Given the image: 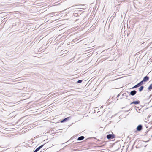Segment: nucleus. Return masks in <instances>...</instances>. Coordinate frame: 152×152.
I'll return each mask as SVG.
<instances>
[{
  "label": "nucleus",
  "mask_w": 152,
  "mask_h": 152,
  "mask_svg": "<svg viewBox=\"0 0 152 152\" xmlns=\"http://www.w3.org/2000/svg\"><path fill=\"white\" fill-rule=\"evenodd\" d=\"M77 9L78 10L74 11V12L73 13L72 17H76L79 18H77V19H75V21H76L80 18V15H81L83 13V12H84V11H83L82 12H81L84 10L83 8H80Z\"/></svg>",
  "instance_id": "1"
},
{
  "label": "nucleus",
  "mask_w": 152,
  "mask_h": 152,
  "mask_svg": "<svg viewBox=\"0 0 152 152\" xmlns=\"http://www.w3.org/2000/svg\"><path fill=\"white\" fill-rule=\"evenodd\" d=\"M138 142L137 145L136 147L137 148H140L142 146H145L144 145V141L140 140Z\"/></svg>",
  "instance_id": "2"
},
{
  "label": "nucleus",
  "mask_w": 152,
  "mask_h": 152,
  "mask_svg": "<svg viewBox=\"0 0 152 152\" xmlns=\"http://www.w3.org/2000/svg\"><path fill=\"white\" fill-rule=\"evenodd\" d=\"M128 94H130L129 95V96L130 95L134 96L135 95L137 92V91L135 90H133L131 91L130 92H127Z\"/></svg>",
  "instance_id": "3"
},
{
  "label": "nucleus",
  "mask_w": 152,
  "mask_h": 152,
  "mask_svg": "<svg viewBox=\"0 0 152 152\" xmlns=\"http://www.w3.org/2000/svg\"><path fill=\"white\" fill-rule=\"evenodd\" d=\"M115 135L113 134H109L107 135L106 137L108 139H113L115 137Z\"/></svg>",
  "instance_id": "4"
},
{
  "label": "nucleus",
  "mask_w": 152,
  "mask_h": 152,
  "mask_svg": "<svg viewBox=\"0 0 152 152\" xmlns=\"http://www.w3.org/2000/svg\"><path fill=\"white\" fill-rule=\"evenodd\" d=\"M142 129V126L141 124L138 125L136 128L137 130L138 131H140Z\"/></svg>",
  "instance_id": "5"
},
{
  "label": "nucleus",
  "mask_w": 152,
  "mask_h": 152,
  "mask_svg": "<svg viewBox=\"0 0 152 152\" xmlns=\"http://www.w3.org/2000/svg\"><path fill=\"white\" fill-rule=\"evenodd\" d=\"M71 118L70 117H66L65 118H64L61 120L60 121L61 123H64V122H66L68 121L69 118Z\"/></svg>",
  "instance_id": "6"
},
{
  "label": "nucleus",
  "mask_w": 152,
  "mask_h": 152,
  "mask_svg": "<svg viewBox=\"0 0 152 152\" xmlns=\"http://www.w3.org/2000/svg\"><path fill=\"white\" fill-rule=\"evenodd\" d=\"M149 80V77L146 76L144 77L142 81L143 82H146L148 81Z\"/></svg>",
  "instance_id": "7"
},
{
  "label": "nucleus",
  "mask_w": 152,
  "mask_h": 152,
  "mask_svg": "<svg viewBox=\"0 0 152 152\" xmlns=\"http://www.w3.org/2000/svg\"><path fill=\"white\" fill-rule=\"evenodd\" d=\"M140 103V101L138 100L137 101H134L132 102H131L130 103V104L131 105L132 104H139Z\"/></svg>",
  "instance_id": "8"
},
{
  "label": "nucleus",
  "mask_w": 152,
  "mask_h": 152,
  "mask_svg": "<svg viewBox=\"0 0 152 152\" xmlns=\"http://www.w3.org/2000/svg\"><path fill=\"white\" fill-rule=\"evenodd\" d=\"M44 144L42 145L37 148L33 152H37L44 146Z\"/></svg>",
  "instance_id": "9"
},
{
  "label": "nucleus",
  "mask_w": 152,
  "mask_h": 152,
  "mask_svg": "<svg viewBox=\"0 0 152 152\" xmlns=\"http://www.w3.org/2000/svg\"><path fill=\"white\" fill-rule=\"evenodd\" d=\"M84 138H85V137H84V136H81L79 137L77 139V141H81V140H83L84 139Z\"/></svg>",
  "instance_id": "10"
},
{
  "label": "nucleus",
  "mask_w": 152,
  "mask_h": 152,
  "mask_svg": "<svg viewBox=\"0 0 152 152\" xmlns=\"http://www.w3.org/2000/svg\"><path fill=\"white\" fill-rule=\"evenodd\" d=\"M143 82L142 80V81H141L140 82H139L137 84V86H138V87H139L140 86H142V85L143 84Z\"/></svg>",
  "instance_id": "11"
},
{
  "label": "nucleus",
  "mask_w": 152,
  "mask_h": 152,
  "mask_svg": "<svg viewBox=\"0 0 152 152\" xmlns=\"http://www.w3.org/2000/svg\"><path fill=\"white\" fill-rule=\"evenodd\" d=\"M144 88L143 86H141L139 88V91L140 92H141L143 90V89Z\"/></svg>",
  "instance_id": "12"
},
{
  "label": "nucleus",
  "mask_w": 152,
  "mask_h": 152,
  "mask_svg": "<svg viewBox=\"0 0 152 152\" xmlns=\"http://www.w3.org/2000/svg\"><path fill=\"white\" fill-rule=\"evenodd\" d=\"M122 96H125L126 97V99H128L127 98L129 96V95L128 96L127 95L126 93H123L122 94Z\"/></svg>",
  "instance_id": "13"
},
{
  "label": "nucleus",
  "mask_w": 152,
  "mask_h": 152,
  "mask_svg": "<svg viewBox=\"0 0 152 152\" xmlns=\"http://www.w3.org/2000/svg\"><path fill=\"white\" fill-rule=\"evenodd\" d=\"M57 12H52V13H50L49 14V15H52V16H53L56 15L57 14Z\"/></svg>",
  "instance_id": "14"
},
{
  "label": "nucleus",
  "mask_w": 152,
  "mask_h": 152,
  "mask_svg": "<svg viewBox=\"0 0 152 152\" xmlns=\"http://www.w3.org/2000/svg\"><path fill=\"white\" fill-rule=\"evenodd\" d=\"M148 89L149 91H150L151 89H152V83L150 85Z\"/></svg>",
  "instance_id": "15"
},
{
  "label": "nucleus",
  "mask_w": 152,
  "mask_h": 152,
  "mask_svg": "<svg viewBox=\"0 0 152 152\" xmlns=\"http://www.w3.org/2000/svg\"><path fill=\"white\" fill-rule=\"evenodd\" d=\"M138 87V86H137V84H136L135 86L131 88L132 89H134V88H137Z\"/></svg>",
  "instance_id": "16"
},
{
  "label": "nucleus",
  "mask_w": 152,
  "mask_h": 152,
  "mask_svg": "<svg viewBox=\"0 0 152 152\" xmlns=\"http://www.w3.org/2000/svg\"><path fill=\"white\" fill-rule=\"evenodd\" d=\"M83 80H79L77 81V83H80L82 82Z\"/></svg>",
  "instance_id": "17"
},
{
  "label": "nucleus",
  "mask_w": 152,
  "mask_h": 152,
  "mask_svg": "<svg viewBox=\"0 0 152 152\" xmlns=\"http://www.w3.org/2000/svg\"><path fill=\"white\" fill-rule=\"evenodd\" d=\"M120 94H119L117 95V97L118 98V97L119 96H120Z\"/></svg>",
  "instance_id": "18"
},
{
  "label": "nucleus",
  "mask_w": 152,
  "mask_h": 152,
  "mask_svg": "<svg viewBox=\"0 0 152 152\" xmlns=\"http://www.w3.org/2000/svg\"><path fill=\"white\" fill-rule=\"evenodd\" d=\"M136 141L135 142L134 144V145H134V144H135V143L136 142Z\"/></svg>",
  "instance_id": "19"
},
{
  "label": "nucleus",
  "mask_w": 152,
  "mask_h": 152,
  "mask_svg": "<svg viewBox=\"0 0 152 152\" xmlns=\"http://www.w3.org/2000/svg\"><path fill=\"white\" fill-rule=\"evenodd\" d=\"M130 110V109H129V110H128V111H127V112H128V111H129Z\"/></svg>",
  "instance_id": "20"
},
{
  "label": "nucleus",
  "mask_w": 152,
  "mask_h": 152,
  "mask_svg": "<svg viewBox=\"0 0 152 152\" xmlns=\"http://www.w3.org/2000/svg\"><path fill=\"white\" fill-rule=\"evenodd\" d=\"M64 143H62V144H64Z\"/></svg>",
  "instance_id": "21"
},
{
  "label": "nucleus",
  "mask_w": 152,
  "mask_h": 152,
  "mask_svg": "<svg viewBox=\"0 0 152 152\" xmlns=\"http://www.w3.org/2000/svg\"><path fill=\"white\" fill-rule=\"evenodd\" d=\"M151 107H152V105L151 106Z\"/></svg>",
  "instance_id": "22"
},
{
  "label": "nucleus",
  "mask_w": 152,
  "mask_h": 152,
  "mask_svg": "<svg viewBox=\"0 0 152 152\" xmlns=\"http://www.w3.org/2000/svg\"><path fill=\"white\" fill-rule=\"evenodd\" d=\"M135 107L136 108L137 107L136 106H135Z\"/></svg>",
  "instance_id": "23"
},
{
  "label": "nucleus",
  "mask_w": 152,
  "mask_h": 152,
  "mask_svg": "<svg viewBox=\"0 0 152 152\" xmlns=\"http://www.w3.org/2000/svg\"><path fill=\"white\" fill-rule=\"evenodd\" d=\"M118 98L117 99V100H118Z\"/></svg>",
  "instance_id": "24"
},
{
  "label": "nucleus",
  "mask_w": 152,
  "mask_h": 152,
  "mask_svg": "<svg viewBox=\"0 0 152 152\" xmlns=\"http://www.w3.org/2000/svg\"><path fill=\"white\" fill-rule=\"evenodd\" d=\"M151 137H152V135H151Z\"/></svg>",
  "instance_id": "25"
}]
</instances>
